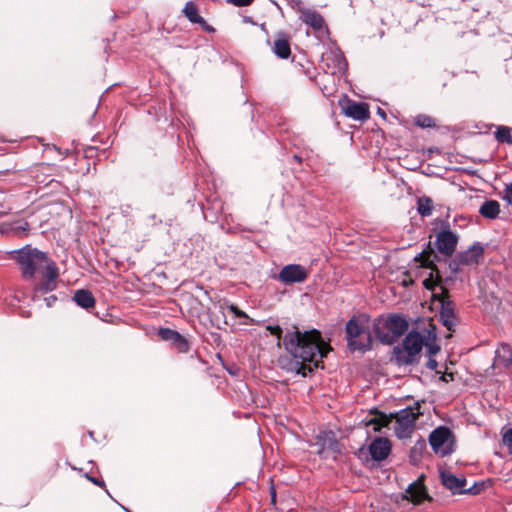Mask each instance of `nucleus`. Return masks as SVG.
<instances>
[{
  "label": "nucleus",
  "instance_id": "1a4fd4ad",
  "mask_svg": "<svg viewBox=\"0 0 512 512\" xmlns=\"http://www.w3.org/2000/svg\"><path fill=\"white\" fill-rule=\"evenodd\" d=\"M484 248L481 244L476 243L472 245L468 250L459 252L453 259L450 267L457 271L458 266H470L477 265L483 259Z\"/></svg>",
  "mask_w": 512,
  "mask_h": 512
},
{
  "label": "nucleus",
  "instance_id": "4be33fe9",
  "mask_svg": "<svg viewBox=\"0 0 512 512\" xmlns=\"http://www.w3.org/2000/svg\"><path fill=\"white\" fill-rule=\"evenodd\" d=\"M499 212H500V205L495 200L485 201L479 209V213L483 217L488 218V219H495L498 216Z\"/></svg>",
  "mask_w": 512,
  "mask_h": 512
},
{
  "label": "nucleus",
  "instance_id": "4c0bfd02",
  "mask_svg": "<svg viewBox=\"0 0 512 512\" xmlns=\"http://www.w3.org/2000/svg\"><path fill=\"white\" fill-rule=\"evenodd\" d=\"M292 8L296 9L299 12L300 8H305L301 0H286Z\"/></svg>",
  "mask_w": 512,
  "mask_h": 512
},
{
  "label": "nucleus",
  "instance_id": "9b49d317",
  "mask_svg": "<svg viewBox=\"0 0 512 512\" xmlns=\"http://www.w3.org/2000/svg\"><path fill=\"white\" fill-rule=\"evenodd\" d=\"M342 112L354 120L365 121L370 117L368 105L366 103L355 102L348 98L339 101Z\"/></svg>",
  "mask_w": 512,
  "mask_h": 512
},
{
  "label": "nucleus",
  "instance_id": "6e6552de",
  "mask_svg": "<svg viewBox=\"0 0 512 512\" xmlns=\"http://www.w3.org/2000/svg\"><path fill=\"white\" fill-rule=\"evenodd\" d=\"M429 443L435 454L441 457L453 452V434L449 428L440 426L433 430L429 436Z\"/></svg>",
  "mask_w": 512,
  "mask_h": 512
},
{
  "label": "nucleus",
  "instance_id": "58836bf2",
  "mask_svg": "<svg viewBox=\"0 0 512 512\" xmlns=\"http://www.w3.org/2000/svg\"><path fill=\"white\" fill-rule=\"evenodd\" d=\"M428 339H425V344L427 347H428V351H429V354L430 355H433V354H436L438 351H439V346L437 345H434V344H429L427 342Z\"/></svg>",
  "mask_w": 512,
  "mask_h": 512
},
{
  "label": "nucleus",
  "instance_id": "7c9ffc66",
  "mask_svg": "<svg viewBox=\"0 0 512 512\" xmlns=\"http://www.w3.org/2000/svg\"><path fill=\"white\" fill-rule=\"evenodd\" d=\"M415 124L422 128L435 126L434 119L427 115H418L415 117Z\"/></svg>",
  "mask_w": 512,
  "mask_h": 512
},
{
  "label": "nucleus",
  "instance_id": "cd10ccee",
  "mask_svg": "<svg viewBox=\"0 0 512 512\" xmlns=\"http://www.w3.org/2000/svg\"><path fill=\"white\" fill-rule=\"evenodd\" d=\"M171 344L180 353H186L190 348L188 341L180 333H178Z\"/></svg>",
  "mask_w": 512,
  "mask_h": 512
},
{
  "label": "nucleus",
  "instance_id": "b1692460",
  "mask_svg": "<svg viewBox=\"0 0 512 512\" xmlns=\"http://www.w3.org/2000/svg\"><path fill=\"white\" fill-rule=\"evenodd\" d=\"M433 201L427 196L419 197L417 200V211L422 217L432 214Z\"/></svg>",
  "mask_w": 512,
  "mask_h": 512
},
{
  "label": "nucleus",
  "instance_id": "f3484780",
  "mask_svg": "<svg viewBox=\"0 0 512 512\" xmlns=\"http://www.w3.org/2000/svg\"><path fill=\"white\" fill-rule=\"evenodd\" d=\"M325 60L327 67L331 68L332 74L343 72L347 67L346 59L340 51L330 52L326 55Z\"/></svg>",
  "mask_w": 512,
  "mask_h": 512
},
{
  "label": "nucleus",
  "instance_id": "39448f33",
  "mask_svg": "<svg viewBox=\"0 0 512 512\" xmlns=\"http://www.w3.org/2000/svg\"><path fill=\"white\" fill-rule=\"evenodd\" d=\"M18 263L21 267L23 278L26 280L36 275H43L46 271L56 266L46 253L32 248H24L18 254Z\"/></svg>",
  "mask_w": 512,
  "mask_h": 512
},
{
  "label": "nucleus",
  "instance_id": "ddd939ff",
  "mask_svg": "<svg viewBox=\"0 0 512 512\" xmlns=\"http://www.w3.org/2000/svg\"><path fill=\"white\" fill-rule=\"evenodd\" d=\"M50 270L46 271L45 274L41 275L43 279L34 286L33 298L39 294H46L56 289L57 278L59 276L58 267L51 266Z\"/></svg>",
  "mask_w": 512,
  "mask_h": 512
},
{
  "label": "nucleus",
  "instance_id": "a18cd8bd",
  "mask_svg": "<svg viewBox=\"0 0 512 512\" xmlns=\"http://www.w3.org/2000/svg\"><path fill=\"white\" fill-rule=\"evenodd\" d=\"M305 73H306V75H307L311 80H313V79L315 78V69H312V70L307 69V70L305 71Z\"/></svg>",
  "mask_w": 512,
  "mask_h": 512
},
{
  "label": "nucleus",
  "instance_id": "f03ea898",
  "mask_svg": "<svg viewBox=\"0 0 512 512\" xmlns=\"http://www.w3.org/2000/svg\"><path fill=\"white\" fill-rule=\"evenodd\" d=\"M372 327L375 337L380 343L392 345L406 333L409 324L401 315L389 314L375 318Z\"/></svg>",
  "mask_w": 512,
  "mask_h": 512
},
{
  "label": "nucleus",
  "instance_id": "f704fd0d",
  "mask_svg": "<svg viewBox=\"0 0 512 512\" xmlns=\"http://www.w3.org/2000/svg\"><path fill=\"white\" fill-rule=\"evenodd\" d=\"M227 2L237 7H245L251 5L254 0H227Z\"/></svg>",
  "mask_w": 512,
  "mask_h": 512
},
{
  "label": "nucleus",
  "instance_id": "49530a36",
  "mask_svg": "<svg viewBox=\"0 0 512 512\" xmlns=\"http://www.w3.org/2000/svg\"><path fill=\"white\" fill-rule=\"evenodd\" d=\"M294 158L298 161V162H301V158L298 157L297 155L294 156Z\"/></svg>",
  "mask_w": 512,
  "mask_h": 512
},
{
  "label": "nucleus",
  "instance_id": "7ed1b4c3",
  "mask_svg": "<svg viewBox=\"0 0 512 512\" xmlns=\"http://www.w3.org/2000/svg\"><path fill=\"white\" fill-rule=\"evenodd\" d=\"M347 346L351 351H368L372 348L369 317L366 314L353 316L345 327Z\"/></svg>",
  "mask_w": 512,
  "mask_h": 512
},
{
  "label": "nucleus",
  "instance_id": "e433bc0d",
  "mask_svg": "<svg viewBox=\"0 0 512 512\" xmlns=\"http://www.w3.org/2000/svg\"><path fill=\"white\" fill-rule=\"evenodd\" d=\"M267 330H269L271 332V334L277 336V338L280 340L281 339V335H282V329L280 326L276 325V326H267Z\"/></svg>",
  "mask_w": 512,
  "mask_h": 512
},
{
  "label": "nucleus",
  "instance_id": "f257e3e1",
  "mask_svg": "<svg viewBox=\"0 0 512 512\" xmlns=\"http://www.w3.org/2000/svg\"><path fill=\"white\" fill-rule=\"evenodd\" d=\"M283 344L293 357L289 369L303 377L310 375L331 350L329 344L323 341L320 332L315 329L301 332L294 327V331L285 334Z\"/></svg>",
  "mask_w": 512,
  "mask_h": 512
},
{
  "label": "nucleus",
  "instance_id": "5701e85b",
  "mask_svg": "<svg viewBox=\"0 0 512 512\" xmlns=\"http://www.w3.org/2000/svg\"><path fill=\"white\" fill-rule=\"evenodd\" d=\"M184 16L192 23H204V18L199 15L198 7L193 1H188L183 8Z\"/></svg>",
  "mask_w": 512,
  "mask_h": 512
},
{
  "label": "nucleus",
  "instance_id": "bb28decb",
  "mask_svg": "<svg viewBox=\"0 0 512 512\" xmlns=\"http://www.w3.org/2000/svg\"><path fill=\"white\" fill-rule=\"evenodd\" d=\"M390 419L384 415V414H379L377 417L371 419L367 425H371L373 426V430L374 431H380V429L382 427H386L388 426V424L390 423Z\"/></svg>",
  "mask_w": 512,
  "mask_h": 512
},
{
  "label": "nucleus",
  "instance_id": "c9c22d12",
  "mask_svg": "<svg viewBox=\"0 0 512 512\" xmlns=\"http://www.w3.org/2000/svg\"><path fill=\"white\" fill-rule=\"evenodd\" d=\"M229 309L238 318H248L247 314L244 311L240 310L237 306L233 304L229 306Z\"/></svg>",
  "mask_w": 512,
  "mask_h": 512
},
{
  "label": "nucleus",
  "instance_id": "9d476101",
  "mask_svg": "<svg viewBox=\"0 0 512 512\" xmlns=\"http://www.w3.org/2000/svg\"><path fill=\"white\" fill-rule=\"evenodd\" d=\"M458 240L459 237L455 232L449 228H443L436 235L435 247L444 257H451L456 250Z\"/></svg>",
  "mask_w": 512,
  "mask_h": 512
},
{
  "label": "nucleus",
  "instance_id": "f8f14e48",
  "mask_svg": "<svg viewBox=\"0 0 512 512\" xmlns=\"http://www.w3.org/2000/svg\"><path fill=\"white\" fill-rule=\"evenodd\" d=\"M308 277V270L299 264H289L284 266L278 279L284 284L301 283Z\"/></svg>",
  "mask_w": 512,
  "mask_h": 512
},
{
  "label": "nucleus",
  "instance_id": "a878e982",
  "mask_svg": "<svg viewBox=\"0 0 512 512\" xmlns=\"http://www.w3.org/2000/svg\"><path fill=\"white\" fill-rule=\"evenodd\" d=\"M426 448V443L424 440L418 441L411 449L410 459L413 463H417L421 457L422 453Z\"/></svg>",
  "mask_w": 512,
  "mask_h": 512
},
{
  "label": "nucleus",
  "instance_id": "a19ab883",
  "mask_svg": "<svg viewBox=\"0 0 512 512\" xmlns=\"http://www.w3.org/2000/svg\"><path fill=\"white\" fill-rule=\"evenodd\" d=\"M198 24H199V25H201V27H202L205 31H207V32L212 33V32H214V31H215V29H214L211 25L207 24V22H206L205 20H204V23H198Z\"/></svg>",
  "mask_w": 512,
  "mask_h": 512
},
{
  "label": "nucleus",
  "instance_id": "c756f323",
  "mask_svg": "<svg viewBox=\"0 0 512 512\" xmlns=\"http://www.w3.org/2000/svg\"><path fill=\"white\" fill-rule=\"evenodd\" d=\"M433 299L440 302L441 306L445 301H451L449 299V291L443 285L439 286V292L433 291Z\"/></svg>",
  "mask_w": 512,
  "mask_h": 512
},
{
  "label": "nucleus",
  "instance_id": "c03bdc74",
  "mask_svg": "<svg viewBox=\"0 0 512 512\" xmlns=\"http://www.w3.org/2000/svg\"><path fill=\"white\" fill-rule=\"evenodd\" d=\"M270 493H271V501L273 504H275L276 503V490H275L274 486H271Z\"/></svg>",
  "mask_w": 512,
  "mask_h": 512
},
{
  "label": "nucleus",
  "instance_id": "393cba45",
  "mask_svg": "<svg viewBox=\"0 0 512 512\" xmlns=\"http://www.w3.org/2000/svg\"><path fill=\"white\" fill-rule=\"evenodd\" d=\"M495 139L499 143H507L512 144V135H511V129L506 126H499L494 133Z\"/></svg>",
  "mask_w": 512,
  "mask_h": 512
},
{
  "label": "nucleus",
  "instance_id": "6ab92c4d",
  "mask_svg": "<svg viewBox=\"0 0 512 512\" xmlns=\"http://www.w3.org/2000/svg\"><path fill=\"white\" fill-rule=\"evenodd\" d=\"M406 497L413 503L420 504L427 498V492L424 485L420 481L410 484L406 490Z\"/></svg>",
  "mask_w": 512,
  "mask_h": 512
},
{
  "label": "nucleus",
  "instance_id": "2f4dec72",
  "mask_svg": "<svg viewBox=\"0 0 512 512\" xmlns=\"http://www.w3.org/2000/svg\"><path fill=\"white\" fill-rule=\"evenodd\" d=\"M178 332L169 328H162L159 330V336L166 341L173 342Z\"/></svg>",
  "mask_w": 512,
  "mask_h": 512
},
{
  "label": "nucleus",
  "instance_id": "79ce46f5",
  "mask_svg": "<svg viewBox=\"0 0 512 512\" xmlns=\"http://www.w3.org/2000/svg\"><path fill=\"white\" fill-rule=\"evenodd\" d=\"M438 366V363L436 360L434 359H429L428 362H427V367L431 370H435Z\"/></svg>",
  "mask_w": 512,
  "mask_h": 512
},
{
  "label": "nucleus",
  "instance_id": "dca6fc26",
  "mask_svg": "<svg viewBox=\"0 0 512 512\" xmlns=\"http://www.w3.org/2000/svg\"><path fill=\"white\" fill-rule=\"evenodd\" d=\"M440 478L442 484L453 493H462L464 492V487L466 485L465 478H458L455 475L451 474L447 471H442L440 473Z\"/></svg>",
  "mask_w": 512,
  "mask_h": 512
},
{
  "label": "nucleus",
  "instance_id": "c85d7f7f",
  "mask_svg": "<svg viewBox=\"0 0 512 512\" xmlns=\"http://www.w3.org/2000/svg\"><path fill=\"white\" fill-rule=\"evenodd\" d=\"M329 435L330 437H328L323 443L322 451H324L325 449H329L333 452L339 453L340 447L338 441L334 438L332 432H329Z\"/></svg>",
  "mask_w": 512,
  "mask_h": 512
},
{
  "label": "nucleus",
  "instance_id": "2eb2a0df",
  "mask_svg": "<svg viewBox=\"0 0 512 512\" xmlns=\"http://www.w3.org/2000/svg\"><path fill=\"white\" fill-rule=\"evenodd\" d=\"M371 457L375 461H382L387 458L391 451L390 441L386 438H376L369 447Z\"/></svg>",
  "mask_w": 512,
  "mask_h": 512
},
{
  "label": "nucleus",
  "instance_id": "ea45409f",
  "mask_svg": "<svg viewBox=\"0 0 512 512\" xmlns=\"http://www.w3.org/2000/svg\"><path fill=\"white\" fill-rule=\"evenodd\" d=\"M86 477H87V479H88V480H90L92 483H94V484H96V485H98V486H100V487H104V486H105V483H104V481H103V480H99V479H97V478H95V477H91V476H89V475H86Z\"/></svg>",
  "mask_w": 512,
  "mask_h": 512
},
{
  "label": "nucleus",
  "instance_id": "4468645a",
  "mask_svg": "<svg viewBox=\"0 0 512 512\" xmlns=\"http://www.w3.org/2000/svg\"><path fill=\"white\" fill-rule=\"evenodd\" d=\"M300 19L316 31H321L325 27L324 18L320 13L309 8H300Z\"/></svg>",
  "mask_w": 512,
  "mask_h": 512
},
{
  "label": "nucleus",
  "instance_id": "37998d69",
  "mask_svg": "<svg viewBox=\"0 0 512 512\" xmlns=\"http://www.w3.org/2000/svg\"><path fill=\"white\" fill-rule=\"evenodd\" d=\"M56 300H57V297H56V296H54V295H51V296H49V297L45 298V301H46V303H47V306H48V307H51V306H52V304H53Z\"/></svg>",
  "mask_w": 512,
  "mask_h": 512
},
{
  "label": "nucleus",
  "instance_id": "0eeeda50",
  "mask_svg": "<svg viewBox=\"0 0 512 512\" xmlns=\"http://www.w3.org/2000/svg\"><path fill=\"white\" fill-rule=\"evenodd\" d=\"M419 404L413 408L408 407L400 410L395 414V433L399 438H407L410 436L415 427V421L422 414Z\"/></svg>",
  "mask_w": 512,
  "mask_h": 512
},
{
  "label": "nucleus",
  "instance_id": "20e7f679",
  "mask_svg": "<svg viewBox=\"0 0 512 512\" xmlns=\"http://www.w3.org/2000/svg\"><path fill=\"white\" fill-rule=\"evenodd\" d=\"M425 344V337L418 331H410L403 339L401 345L392 350V360L398 366L416 365L419 363L420 354Z\"/></svg>",
  "mask_w": 512,
  "mask_h": 512
},
{
  "label": "nucleus",
  "instance_id": "473e14b6",
  "mask_svg": "<svg viewBox=\"0 0 512 512\" xmlns=\"http://www.w3.org/2000/svg\"><path fill=\"white\" fill-rule=\"evenodd\" d=\"M502 441L503 444L507 447L509 454L512 455V428H509L507 431H505Z\"/></svg>",
  "mask_w": 512,
  "mask_h": 512
},
{
  "label": "nucleus",
  "instance_id": "a211bd4d",
  "mask_svg": "<svg viewBox=\"0 0 512 512\" xmlns=\"http://www.w3.org/2000/svg\"><path fill=\"white\" fill-rule=\"evenodd\" d=\"M442 324L450 331L455 326V309L452 301H445L440 309Z\"/></svg>",
  "mask_w": 512,
  "mask_h": 512
},
{
  "label": "nucleus",
  "instance_id": "423d86ee",
  "mask_svg": "<svg viewBox=\"0 0 512 512\" xmlns=\"http://www.w3.org/2000/svg\"><path fill=\"white\" fill-rule=\"evenodd\" d=\"M415 260L419 261L422 267L432 270L430 276L423 281V285L427 290L432 292L435 291L437 287L439 288L442 281L439 275V270L435 264V261L439 260L438 255L429 246L428 249L422 251L418 256H416Z\"/></svg>",
  "mask_w": 512,
  "mask_h": 512
},
{
  "label": "nucleus",
  "instance_id": "aec40b11",
  "mask_svg": "<svg viewBox=\"0 0 512 512\" xmlns=\"http://www.w3.org/2000/svg\"><path fill=\"white\" fill-rule=\"evenodd\" d=\"M73 300L78 306L84 309H90L95 306V298L91 291L79 289L74 293Z\"/></svg>",
  "mask_w": 512,
  "mask_h": 512
},
{
  "label": "nucleus",
  "instance_id": "72a5a7b5",
  "mask_svg": "<svg viewBox=\"0 0 512 512\" xmlns=\"http://www.w3.org/2000/svg\"><path fill=\"white\" fill-rule=\"evenodd\" d=\"M503 199L512 205V183L505 185Z\"/></svg>",
  "mask_w": 512,
  "mask_h": 512
},
{
  "label": "nucleus",
  "instance_id": "412c9836",
  "mask_svg": "<svg viewBox=\"0 0 512 512\" xmlns=\"http://www.w3.org/2000/svg\"><path fill=\"white\" fill-rule=\"evenodd\" d=\"M273 52L282 59H287L291 54L289 39L285 35H280L273 44Z\"/></svg>",
  "mask_w": 512,
  "mask_h": 512
}]
</instances>
